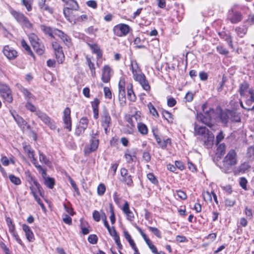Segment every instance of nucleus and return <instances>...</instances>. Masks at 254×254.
Listing matches in <instances>:
<instances>
[{"instance_id": "obj_3", "label": "nucleus", "mask_w": 254, "mask_h": 254, "mask_svg": "<svg viewBox=\"0 0 254 254\" xmlns=\"http://www.w3.org/2000/svg\"><path fill=\"white\" fill-rule=\"evenodd\" d=\"M202 109L205 115L202 113L197 114L196 118L198 121H200L202 123L210 126V121L211 119V115L214 113V111L213 109L209 108V110H207V104H204L202 106Z\"/></svg>"}, {"instance_id": "obj_12", "label": "nucleus", "mask_w": 254, "mask_h": 254, "mask_svg": "<svg viewBox=\"0 0 254 254\" xmlns=\"http://www.w3.org/2000/svg\"><path fill=\"white\" fill-rule=\"evenodd\" d=\"M63 121L64 127L68 131L71 130V120L70 117V109L66 107L64 111Z\"/></svg>"}, {"instance_id": "obj_18", "label": "nucleus", "mask_w": 254, "mask_h": 254, "mask_svg": "<svg viewBox=\"0 0 254 254\" xmlns=\"http://www.w3.org/2000/svg\"><path fill=\"white\" fill-rule=\"evenodd\" d=\"M111 72L112 69L109 65H106L104 66L102 74V80L103 82L108 83L110 80Z\"/></svg>"}, {"instance_id": "obj_45", "label": "nucleus", "mask_w": 254, "mask_h": 254, "mask_svg": "<svg viewBox=\"0 0 254 254\" xmlns=\"http://www.w3.org/2000/svg\"><path fill=\"white\" fill-rule=\"evenodd\" d=\"M148 229L150 231L152 232L157 237L159 238H161V232L156 227L149 226Z\"/></svg>"}, {"instance_id": "obj_41", "label": "nucleus", "mask_w": 254, "mask_h": 254, "mask_svg": "<svg viewBox=\"0 0 254 254\" xmlns=\"http://www.w3.org/2000/svg\"><path fill=\"white\" fill-rule=\"evenodd\" d=\"M22 47L27 52L28 54L33 57H34L33 53L31 50L30 47L27 45V43L24 40H22L21 41Z\"/></svg>"}, {"instance_id": "obj_31", "label": "nucleus", "mask_w": 254, "mask_h": 254, "mask_svg": "<svg viewBox=\"0 0 254 254\" xmlns=\"http://www.w3.org/2000/svg\"><path fill=\"white\" fill-rule=\"evenodd\" d=\"M46 175H45L44 177L42 176V177L44 178V183L48 188L52 189L54 188L55 185V180L54 178L51 177L46 178Z\"/></svg>"}, {"instance_id": "obj_32", "label": "nucleus", "mask_w": 254, "mask_h": 254, "mask_svg": "<svg viewBox=\"0 0 254 254\" xmlns=\"http://www.w3.org/2000/svg\"><path fill=\"white\" fill-rule=\"evenodd\" d=\"M11 13L14 18L19 23H21L24 19L25 16L21 13L18 12L15 10H11Z\"/></svg>"}, {"instance_id": "obj_35", "label": "nucleus", "mask_w": 254, "mask_h": 254, "mask_svg": "<svg viewBox=\"0 0 254 254\" xmlns=\"http://www.w3.org/2000/svg\"><path fill=\"white\" fill-rule=\"evenodd\" d=\"M14 120L17 123V125L21 128H24L27 125L26 122L19 115L14 117Z\"/></svg>"}, {"instance_id": "obj_6", "label": "nucleus", "mask_w": 254, "mask_h": 254, "mask_svg": "<svg viewBox=\"0 0 254 254\" xmlns=\"http://www.w3.org/2000/svg\"><path fill=\"white\" fill-rule=\"evenodd\" d=\"M30 42L36 53L39 55H42L45 52V47L40 41L38 37L34 34H31L29 36Z\"/></svg>"}, {"instance_id": "obj_57", "label": "nucleus", "mask_w": 254, "mask_h": 254, "mask_svg": "<svg viewBox=\"0 0 254 254\" xmlns=\"http://www.w3.org/2000/svg\"><path fill=\"white\" fill-rule=\"evenodd\" d=\"M63 221L68 225H71L72 224L71 218L67 214H64L63 215Z\"/></svg>"}, {"instance_id": "obj_30", "label": "nucleus", "mask_w": 254, "mask_h": 254, "mask_svg": "<svg viewBox=\"0 0 254 254\" xmlns=\"http://www.w3.org/2000/svg\"><path fill=\"white\" fill-rule=\"evenodd\" d=\"M88 46L90 47L91 49L92 50L93 53L96 54L98 58H100L102 56V52L96 44H88Z\"/></svg>"}, {"instance_id": "obj_42", "label": "nucleus", "mask_w": 254, "mask_h": 254, "mask_svg": "<svg viewBox=\"0 0 254 254\" xmlns=\"http://www.w3.org/2000/svg\"><path fill=\"white\" fill-rule=\"evenodd\" d=\"M145 241L153 253H154V254H159L157 252L156 247L152 244V243L149 238L146 240Z\"/></svg>"}, {"instance_id": "obj_58", "label": "nucleus", "mask_w": 254, "mask_h": 254, "mask_svg": "<svg viewBox=\"0 0 254 254\" xmlns=\"http://www.w3.org/2000/svg\"><path fill=\"white\" fill-rule=\"evenodd\" d=\"M212 192L206 191L203 193V199L205 201L212 200Z\"/></svg>"}, {"instance_id": "obj_17", "label": "nucleus", "mask_w": 254, "mask_h": 254, "mask_svg": "<svg viewBox=\"0 0 254 254\" xmlns=\"http://www.w3.org/2000/svg\"><path fill=\"white\" fill-rule=\"evenodd\" d=\"M214 135L213 133L210 131L209 133H207L205 136L201 138V139L203 142L204 146L207 148H210L214 142Z\"/></svg>"}, {"instance_id": "obj_7", "label": "nucleus", "mask_w": 254, "mask_h": 254, "mask_svg": "<svg viewBox=\"0 0 254 254\" xmlns=\"http://www.w3.org/2000/svg\"><path fill=\"white\" fill-rule=\"evenodd\" d=\"M126 82L124 79H121L119 82V101L122 106H125L127 103Z\"/></svg>"}, {"instance_id": "obj_5", "label": "nucleus", "mask_w": 254, "mask_h": 254, "mask_svg": "<svg viewBox=\"0 0 254 254\" xmlns=\"http://www.w3.org/2000/svg\"><path fill=\"white\" fill-rule=\"evenodd\" d=\"M23 149L25 153L27 154L28 157L31 159V162L34 164L35 167L41 174L42 176L44 177L46 174V171L43 169L42 166L38 164L37 160L34 157V152L33 150L31 149L30 145H25L23 147Z\"/></svg>"}, {"instance_id": "obj_62", "label": "nucleus", "mask_w": 254, "mask_h": 254, "mask_svg": "<svg viewBox=\"0 0 254 254\" xmlns=\"http://www.w3.org/2000/svg\"><path fill=\"white\" fill-rule=\"evenodd\" d=\"M170 143L171 139L170 138H168L166 140H162L159 145L161 147V148L165 149L167 147V145Z\"/></svg>"}, {"instance_id": "obj_1", "label": "nucleus", "mask_w": 254, "mask_h": 254, "mask_svg": "<svg viewBox=\"0 0 254 254\" xmlns=\"http://www.w3.org/2000/svg\"><path fill=\"white\" fill-rule=\"evenodd\" d=\"M130 69L132 71L133 78L138 81L144 90L149 91L150 86L143 73H142L139 65L135 60H131Z\"/></svg>"}, {"instance_id": "obj_36", "label": "nucleus", "mask_w": 254, "mask_h": 254, "mask_svg": "<svg viewBox=\"0 0 254 254\" xmlns=\"http://www.w3.org/2000/svg\"><path fill=\"white\" fill-rule=\"evenodd\" d=\"M217 145L216 154L220 157V156L223 155L225 152L226 146L224 143L218 144H217Z\"/></svg>"}, {"instance_id": "obj_51", "label": "nucleus", "mask_w": 254, "mask_h": 254, "mask_svg": "<svg viewBox=\"0 0 254 254\" xmlns=\"http://www.w3.org/2000/svg\"><path fill=\"white\" fill-rule=\"evenodd\" d=\"M32 0H22L23 4L26 7L28 11H31L32 9L31 7Z\"/></svg>"}, {"instance_id": "obj_2", "label": "nucleus", "mask_w": 254, "mask_h": 254, "mask_svg": "<svg viewBox=\"0 0 254 254\" xmlns=\"http://www.w3.org/2000/svg\"><path fill=\"white\" fill-rule=\"evenodd\" d=\"M25 107L26 109L32 112H34L36 116L38 117L46 125H48L51 129H55L56 127L55 122L52 120L46 113L37 110L35 106L30 102L27 101Z\"/></svg>"}, {"instance_id": "obj_19", "label": "nucleus", "mask_w": 254, "mask_h": 254, "mask_svg": "<svg viewBox=\"0 0 254 254\" xmlns=\"http://www.w3.org/2000/svg\"><path fill=\"white\" fill-rule=\"evenodd\" d=\"M100 103V100L97 98H95L93 101L91 102L93 117L95 119H97L99 118V106Z\"/></svg>"}, {"instance_id": "obj_4", "label": "nucleus", "mask_w": 254, "mask_h": 254, "mask_svg": "<svg viewBox=\"0 0 254 254\" xmlns=\"http://www.w3.org/2000/svg\"><path fill=\"white\" fill-rule=\"evenodd\" d=\"M238 157L236 152L231 149L227 154L223 160V166L224 168L229 169L237 164Z\"/></svg>"}, {"instance_id": "obj_40", "label": "nucleus", "mask_w": 254, "mask_h": 254, "mask_svg": "<svg viewBox=\"0 0 254 254\" xmlns=\"http://www.w3.org/2000/svg\"><path fill=\"white\" fill-rule=\"evenodd\" d=\"M64 14L66 18L69 21L71 22L70 20V18H72V15L73 12V10L69 9L67 7H65L64 9Z\"/></svg>"}, {"instance_id": "obj_63", "label": "nucleus", "mask_w": 254, "mask_h": 254, "mask_svg": "<svg viewBox=\"0 0 254 254\" xmlns=\"http://www.w3.org/2000/svg\"><path fill=\"white\" fill-rule=\"evenodd\" d=\"M188 168L192 172H196V168L195 167V166L192 164L189 159L188 160Z\"/></svg>"}, {"instance_id": "obj_9", "label": "nucleus", "mask_w": 254, "mask_h": 254, "mask_svg": "<svg viewBox=\"0 0 254 254\" xmlns=\"http://www.w3.org/2000/svg\"><path fill=\"white\" fill-rule=\"evenodd\" d=\"M52 45L58 63L60 64H63L64 61L65 57L62 47L57 42H52Z\"/></svg>"}, {"instance_id": "obj_55", "label": "nucleus", "mask_w": 254, "mask_h": 254, "mask_svg": "<svg viewBox=\"0 0 254 254\" xmlns=\"http://www.w3.org/2000/svg\"><path fill=\"white\" fill-rule=\"evenodd\" d=\"M121 175L122 178L120 180L122 182H126L127 181V170L125 168H122L121 170Z\"/></svg>"}, {"instance_id": "obj_54", "label": "nucleus", "mask_w": 254, "mask_h": 254, "mask_svg": "<svg viewBox=\"0 0 254 254\" xmlns=\"http://www.w3.org/2000/svg\"><path fill=\"white\" fill-rule=\"evenodd\" d=\"M110 211L111 213V216L110 217L111 222L112 224H114L116 221L115 215L114 212L113 207L112 204H110Z\"/></svg>"}, {"instance_id": "obj_59", "label": "nucleus", "mask_w": 254, "mask_h": 254, "mask_svg": "<svg viewBox=\"0 0 254 254\" xmlns=\"http://www.w3.org/2000/svg\"><path fill=\"white\" fill-rule=\"evenodd\" d=\"M93 219L96 221L99 222L101 219L100 213L97 210H94L92 214Z\"/></svg>"}, {"instance_id": "obj_8", "label": "nucleus", "mask_w": 254, "mask_h": 254, "mask_svg": "<svg viewBox=\"0 0 254 254\" xmlns=\"http://www.w3.org/2000/svg\"><path fill=\"white\" fill-rule=\"evenodd\" d=\"M0 93L5 102L11 103L13 101L11 91L9 87L5 84H0Z\"/></svg>"}, {"instance_id": "obj_52", "label": "nucleus", "mask_w": 254, "mask_h": 254, "mask_svg": "<svg viewBox=\"0 0 254 254\" xmlns=\"http://www.w3.org/2000/svg\"><path fill=\"white\" fill-rule=\"evenodd\" d=\"M88 240L89 242L92 244H95L98 241V238L96 235H90L88 236Z\"/></svg>"}, {"instance_id": "obj_27", "label": "nucleus", "mask_w": 254, "mask_h": 254, "mask_svg": "<svg viewBox=\"0 0 254 254\" xmlns=\"http://www.w3.org/2000/svg\"><path fill=\"white\" fill-rule=\"evenodd\" d=\"M249 87V84L247 82H243L240 85L239 92L241 96L245 97L248 94Z\"/></svg>"}, {"instance_id": "obj_44", "label": "nucleus", "mask_w": 254, "mask_h": 254, "mask_svg": "<svg viewBox=\"0 0 254 254\" xmlns=\"http://www.w3.org/2000/svg\"><path fill=\"white\" fill-rule=\"evenodd\" d=\"M9 179L10 182L15 185H19L21 183L20 179L14 175H10L9 176Z\"/></svg>"}, {"instance_id": "obj_61", "label": "nucleus", "mask_w": 254, "mask_h": 254, "mask_svg": "<svg viewBox=\"0 0 254 254\" xmlns=\"http://www.w3.org/2000/svg\"><path fill=\"white\" fill-rule=\"evenodd\" d=\"M104 91L105 96L106 98L108 99L112 98V92L108 87H105L104 88Z\"/></svg>"}, {"instance_id": "obj_47", "label": "nucleus", "mask_w": 254, "mask_h": 254, "mask_svg": "<svg viewBox=\"0 0 254 254\" xmlns=\"http://www.w3.org/2000/svg\"><path fill=\"white\" fill-rule=\"evenodd\" d=\"M106 190V187L104 184H100L97 188V193L99 195H103Z\"/></svg>"}, {"instance_id": "obj_20", "label": "nucleus", "mask_w": 254, "mask_h": 254, "mask_svg": "<svg viewBox=\"0 0 254 254\" xmlns=\"http://www.w3.org/2000/svg\"><path fill=\"white\" fill-rule=\"evenodd\" d=\"M22 229L25 234L27 239L29 242H33L34 240V234L30 228L25 224L22 225Z\"/></svg>"}, {"instance_id": "obj_21", "label": "nucleus", "mask_w": 254, "mask_h": 254, "mask_svg": "<svg viewBox=\"0 0 254 254\" xmlns=\"http://www.w3.org/2000/svg\"><path fill=\"white\" fill-rule=\"evenodd\" d=\"M40 28L45 34L48 35L51 38H55L54 35L56 28L53 29L51 27L45 25H41L40 26Z\"/></svg>"}, {"instance_id": "obj_14", "label": "nucleus", "mask_w": 254, "mask_h": 254, "mask_svg": "<svg viewBox=\"0 0 254 254\" xmlns=\"http://www.w3.org/2000/svg\"><path fill=\"white\" fill-rule=\"evenodd\" d=\"M113 197L115 202L122 208L124 212L127 215V201L120 197L117 192L114 193Z\"/></svg>"}, {"instance_id": "obj_11", "label": "nucleus", "mask_w": 254, "mask_h": 254, "mask_svg": "<svg viewBox=\"0 0 254 254\" xmlns=\"http://www.w3.org/2000/svg\"><path fill=\"white\" fill-rule=\"evenodd\" d=\"M245 102L248 111L254 110V90L251 88L248 91V94L245 97Z\"/></svg>"}, {"instance_id": "obj_16", "label": "nucleus", "mask_w": 254, "mask_h": 254, "mask_svg": "<svg viewBox=\"0 0 254 254\" xmlns=\"http://www.w3.org/2000/svg\"><path fill=\"white\" fill-rule=\"evenodd\" d=\"M113 31L114 34L119 37L126 35L127 34V25L125 24H119L116 25Z\"/></svg>"}, {"instance_id": "obj_50", "label": "nucleus", "mask_w": 254, "mask_h": 254, "mask_svg": "<svg viewBox=\"0 0 254 254\" xmlns=\"http://www.w3.org/2000/svg\"><path fill=\"white\" fill-rule=\"evenodd\" d=\"M86 129V128H85L82 127L77 126L76 128L75 131V135L77 136H79V135L82 134L84 133V132Z\"/></svg>"}, {"instance_id": "obj_49", "label": "nucleus", "mask_w": 254, "mask_h": 254, "mask_svg": "<svg viewBox=\"0 0 254 254\" xmlns=\"http://www.w3.org/2000/svg\"><path fill=\"white\" fill-rule=\"evenodd\" d=\"M88 123L89 121L87 118L86 117H83L80 119L78 126L87 128Z\"/></svg>"}, {"instance_id": "obj_60", "label": "nucleus", "mask_w": 254, "mask_h": 254, "mask_svg": "<svg viewBox=\"0 0 254 254\" xmlns=\"http://www.w3.org/2000/svg\"><path fill=\"white\" fill-rule=\"evenodd\" d=\"M64 210L66 211L67 213L69 215L73 216L74 214L73 208L70 206H67L65 204H64Z\"/></svg>"}, {"instance_id": "obj_24", "label": "nucleus", "mask_w": 254, "mask_h": 254, "mask_svg": "<svg viewBox=\"0 0 254 254\" xmlns=\"http://www.w3.org/2000/svg\"><path fill=\"white\" fill-rule=\"evenodd\" d=\"M231 14L232 15L231 13L229 14V19L232 23H236L241 21L242 16L240 12L232 11Z\"/></svg>"}, {"instance_id": "obj_22", "label": "nucleus", "mask_w": 254, "mask_h": 254, "mask_svg": "<svg viewBox=\"0 0 254 254\" xmlns=\"http://www.w3.org/2000/svg\"><path fill=\"white\" fill-rule=\"evenodd\" d=\"M194 130L195 134L200 135L201 138L210 132L205 127H200L197 125H195Z\"/></svg>"}, {"instance_id": "obj_25", "label": "nucleus", "mask_w": 254, "mask_h": 254, "mask_svg": "<svg viewBox=\"0 0 254 254\" xmlns=\"http://www.w3.org/2000/svg\"><path fill=\"white\" fill-rule=\"evenodd\" d=\"M108 231L110 235L111 236L114 237L115 241L116 244L117 245V246H118L119 248L121 249L122 245L120 243V238H119V236L117 235V232H116L114 227L109 228V229H108Z\"/></svg>"}, {"instance_id": "obj_37", "label": "nucleus", "mask_w": 254, "mask_h": 254, "mask_svg": "<svg viewBox=\"0 0 254 254\" xmlns=\"http://www.w3.org/2000/svg\"><path fill=\"white\" fill-rule=\"evenodd\" d=\"M137 128L138 131L143 135H145L148 133V128L147 126L142 123L138 124Z\"/></svg>"}, {"instance_id": "obj_56", "label": "nucleus", "mask_w": 254, "mask_h": 254, "mask_svg": "<svg viewBox=\"0 0 254 254\" xmlns=\"http://www.w3.org/2000/svg\"><path fill=\"white\" fill-rule=\"evenodd\" d=\"M148 179L153 184H156L158 183L157 179L152 173H149L147 175Z\"/></svg>"}, {"instance_id": "obj_64", "label": "nucleus", "mask_w": 254, "mask_h": 254, "mask_svg": "<svg viewBox=\"0 0 254 254\" xmlns=\"http://www.w3.org/2000/svg\"><path fill=\"white\" fill-rule=\"evenodd\" d=\"M128 99L132 102L136 100V96L132 90H128Z\"/></svg>"}, {"instance_id": "obj_39", "label": "nucleus", "mask_w": 254, "mask_h": 254, "mask_svg": "<svg viewBox=\"0 0 254 254\" xmlns=\"http://www.w3.org/2000/svg\"><path fill=\"white\" fill-rule=\"evenodd\" d=\"M137 150L136 148H133L132 150L128 151V157H129V159L132 161H135L136 160V154ZM128 162H129V158H128Z\"/></svg>"}, {"instance_id": "obj_38", "label": "nucleus", "mask_w": 254, "mask_h": 254, "mask_svg": "<svg viewBox=\"0 0 254 254\" xmlns=\"http://www.w3.org/2000/svg\"><path fill=\"white\" fill-rule=\"evenodd\" d=\"M128 242L129 243L131 247L134 250V254H140L138 252V250L136 246V245L134 242V241L131 238V237L128 234Z\"/></svg>"}, {"instance_id": "obj_34", "label": "nucleus", "mask_w": 254, "mask_h": 254, "mask_svg": "<svg viewBox=\"0 0 254 254\" xmlns=\"http://www.w3.org/2000/svg\"><path fill=\"white\" fill-rule=\"evenodd\" d=\"M235 31L239 37H243L244 35H245V34L247 33V28L245 26H243L242 27H238L236 28Z\"/></svg>"}, {"instance_id": "obj_13", "label": "nucleus", "mask_w": 254, "mask_h": 254, "mask_svg": "<svg viewBox=\"0 0 254 254\" xmlns=\"http://www.w3.org/2000/svg\"><path fill=\"white\" fill-rule=\"evenodd\" d=\"M55 35L58 36L68 47L72 45L70 38L63 31L58 29H55Z\"/></svg>"}, {"instance_id": "obj_43", "label": "nucleus", "mask_w": 254, "mask_h": 254, "mask_svg": "<svg viewBox=\"0 0 254 254\" xmlns=\"http://www.w3.org/2000/svg\"><path fill=\"white\" fill-rule=\"evenodd\" d=\"M148 108L149 110V112L150 114H151L154 117L157 118L158 117L159 115L158 114L154 106L152 105L151 103H149L147 104Z\"/></svg>"}, {"instance_id": "obj_29", "label": "nucleus", "mask_w": 254, "mask_h": 254, "mask_svg": "<svg viewBox=\"0 0 254 254\" xmlns=\"http://www.w3.org/2000/svg\"><path fill=\"white\" fill-rule=\"evenodd\" d=\"M229 110H227L225 112H222L220 115V120L221 122L227 125L229 122H230L229 118Z\"/></svg>"}, {"instance_id": "obj_23", "label": "nucleus", "mask_w": 254, "mask_h": 254, "mask_svg": "<svg viewBox=\"0 0 254 254\" xmlns=\"http://www.w3.org/2000/svg\"><path fill=\"white\" fill-rule=\"evenodd\" d=\"M90 147L85 149V153H90L95 151L99 145V139L90 140Z\"/></svg>"}, {"instance_id": "obj_28", "label": "nucleus", "mask_w": 254, "mask_h": 254, "mask_svg": "<svg viewBox=\"0 0 254 254\" xmlns=\"http://www.w3.org/2000/svg\"><path fill=\"white\" fill-rule=\"evenodd\" d=\"M17 86L19 89L20 91L24 94L27 100H28L29 99L33 97V96L31 93L27 89L24 88L19 84H17Z\"/></svg>"}, {"instance_id": "obj_53", "label": "nucleus", "mask_w": 254, "mask_h": 254, "mask_svg": "<svg viewBox=\"0 0 254 254\" xmlns=\"http://www.w3.org/2000/svg\"><path fill=\"white\" fill-rule=\"evenodd\" d=\"M39 160L41 163L45 164H48L49 163V160L47 158L46 156L42 153L39 152Z\"/></svg>"}, {"instance_id": "obj_48", "label": "nucleus", "mask_w": 254, "mask_h": 254, "mask_svg": "<svg viewBox=\"0 0 254 254\" xmlns=\"http://www.w3.org/2000/svg\"><path fill=\"white\" fill-rule=\"evenodd\" d=\"M30 189L31 190V193L34 197V198L35 200L37 202L38 204H40L41 202H42V200L40 199V197H38V196L36 194V191L35 190V189L33 186H31L30 187Z\"/></svg>"}, {"instance_id": "obj_26", "label": "nucleus", "mask_w": 254, "mask_h": 254, "mask_svg": "<svg viewBox=\"0 0 254 254\" xmlns=\"http://www.w3.org/2000/svg\"><path fill=\"white\" fill-rule=\"evenodd\" d=\"M240 113L234 110H229V118L231 122H240L241 117Z\"/></svg>"}, {"instance_id": "obj_46", "label": "nucleus", "mask_w": 254, "mask_h": 254, "mask_svg": "<svg viewBox=\"0 0 254 254\" xmlns=\"http://www.w3.org/2000/svg\"><path fill=\"white\" fill-rule=\"evenodd\" d=\"M31 181L33 182V184L35 185L36 189H37L40 194L42 195V193H43V189L40 184L32 177L31 178Z\"/></svg>"}, {"instance_id": "obj_33", "label": "nucleus", "mask_w": 254, "mask_h": 254, "mask_svg": "<svg viewBox=\"0 0 254 254\" xmlns=\"http://www.w3.org/2000/svg\"><path fill=\"white\" fill-rule=\"evenodd\" d=\"M65 3L67 5L66 7L73 10H77L79 8L77 2L74 0H68Z\"/></svg>"}, {"instance_id": "obj_10", "label": "nucleus", "mask_w": 254, "mask_h": 254, "mask_svg": "<svg viewBox=\"0 0 254 254\" xmlns=\"http://www.w3.org/2000/svg\"><path fill=\"white\" fill-rule=\"evenodd\" d=\"M101 122L102 126L104 127L105 133L107 134L109 131L108 128L111 125V118L106 108L102 112Z\"/></svg>"}, {"instance_id": "obj_15", "label": "nucleus", "mask_w": 254, "mask_h": 254, "mask_svg": "<svg viewBox=\"0 0 254 254\" xmlns=\"http://www.w3.org/2000/svg\"><path fill=\"white\" fill-rule=\"evenodd\" d=\"M2 52L4 56L10 60L15 59L18 55L16 51L8 45L3 47Z\"/></svg>"}]
</instances>
